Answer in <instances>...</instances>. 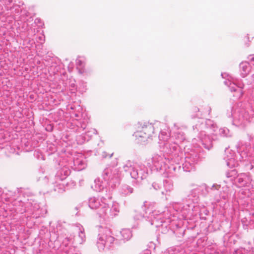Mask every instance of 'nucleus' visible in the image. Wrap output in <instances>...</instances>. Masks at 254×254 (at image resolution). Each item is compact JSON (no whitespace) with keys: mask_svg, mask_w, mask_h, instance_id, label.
I'll use <instances>...</instances> for the list:
<instances>
[{"mask_svg":"<svg viewBox=\"0 0 254 254\" xmlns=\"http://www.w3.org/2000/svg\"><path fill=\"white\" fill-rule=\"evenodd\" d=\"M78 63L80 64H81V62L80 61H79Z\"/></svg>","mask_w":254,"mask_h":254,"instance_id":"2","label":"nucleus"},{"mask_svg":"<svg viewBox=\"0 0 254 254\" xmlns=\"http://www.w3.org/2000/svg\"><path fill=\"white\" fill-rule=\"evenodd\" d=\"M154 128L152 124L148 122H139L136 125V131L134 135L136 138L146 137L147 135L153 133Z\"/></svg>","mask_w":254,"mask_h":254,"instance_id":"1","label":"nucleus"}]
</instances>
